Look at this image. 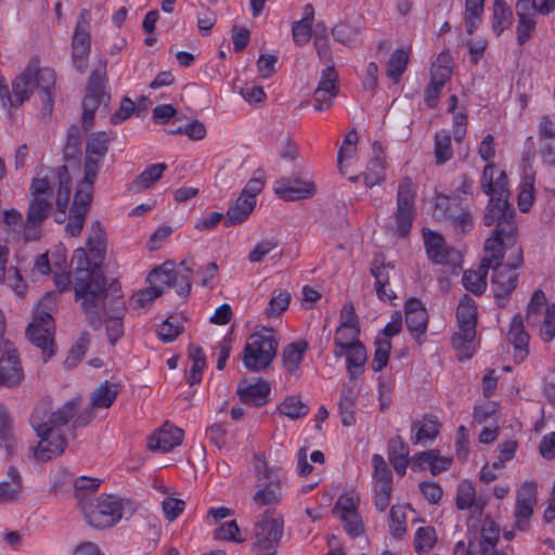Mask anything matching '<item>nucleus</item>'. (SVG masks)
Here are the masks:
<instances>
[{
    "mask_svg": "<svg viewBox=\"0 0 555 555\" xmlns=\"http://www.w3.org/2000/svg\"><path fill=\"white\" fill-rule=\"evenodd\" d=\"M101 259H90L82 247L74 250L72 264L75 267V297L81 302L89 324L98 328L103 323V309L107 291L106 281L100 269Z\"/></svg>",
    "mask_w": 555,
    "mask_h": 555,
    "instance_id": "obj_1",
    "label": "nucleus"
},
{
    "mask_svg": "<svg viewBox=\"0 0 555 555\" xmlns=\"http://www.w3.org/2000/svg\"><path fill=\"white\" fill-rule=\"evenodd\" d=\"M79 404L80 399L73 398L51 413H47L41 408L35 409L30 424L39 438L35 449V456L38 460L50 461L63 453L67 443L65 437L67 424L77 413Z\"/></svg>",
    "mask_w": 555,
    "mask_h": 555,
    "instance_id": "obj_2",
    "label": "nucleus"
},
{
    "mask_svg": "<svg viewBox=\"0 0 555 555\" xmlns=\"http://www.w3.org/2000/svg\"><path fill=\"white\" fill-rule=\"evenodd\" d=\"M55 73L49 67H39L36 61H30L24 70L11 82L13 107L23 105L37 89L41 92L42 109L51 114L54 105Z\"/></svg>",
    "mask_w": 555,
    "mask_h": 555,
    "instance_id": "obj_3",
    "label": "nucleus"
},
{
    "mask_svg": "<svg viewBox=\"0 0 555 555\" xmlns=\"http://www.w3.org/2000/svg\"><path fill=\"white\" fill-rule=\"evenodd\" d=\"M255 488L251 499L259 507L280 505L288 488V480L283 470L270 465L261 452L253 456Z\"/></svg>",
    "mask_w": 555,
    "mask_h": 555,
    "instance_id": "obj_4",
    "label": "nucleus"
},
{
    "mask_svg": "<svg viewBox=\"0 0 555 555\" xmlns=\"http://www.w3.org/2000/svg\"><path fill=\"white\" fill-rule=\"evenodd\" d=\"M70 176L66 166H61L57 169L41 170L33 179L29 191L31 197H41L51 201L53 195V188L57 184L56 193V207L57 210L65 216L69 197H70ZM57 219V222H62Z\"/></svg>",
    "mask_w": 555,
    "mask_h": 555,
    "instance_id": "obj_5",
    "label": "nucleus"
},
{
    "mask_svg": "<svg viewBox=\"0 0 555 555\" xmlns=\"http://www.w3.org/2000/svg\"><path fill=\"white\" fill-rule=\"evenodd\" d=\"M52 305L53 299L51 297H47L39 302L34 310L33 320L26 330L28 339L42 350L44 361L54 353V320L50 311Z\"/></svg>",
    "mask_w": 555,
    "mask_h": 555,
    "instance_id": "obj_6",
    "label": "nucleus"
},
{
    "mask_svg": "<svg viewBox=\"0 0 555 555\" xmlns=\"http://www.w3.org/2000/svg\"><path fill=\"white\" fill-rule=\"evenodd\" d=\"M476 317L475 301L465 295L457 307L459 331L452 339L453 347L459 351L461 361L472 358L475 352Z\"/></svg>",
    "mask_w": 555,
    "mask_h": 555,
    "instance_id": "obj_7",
    "label": "nucleus"
},
{
    "mask_svg": "<svg viewBox=\"0 0 555 555\" xmlns=\"http://www.w3.org/2000/svg\"><path fill=\"white\" fill-rule=\"evenodd\" d=\"M126 502L117 496L105 494L93 503L81 505L88 524L98 529L112 527L124 517Z\"/></svg>",
    "mask_w": 555,
    "mask_h": 555,
    "instance_id": "obj_8",
    "label": "nucleus"
},
{
    "mask_svg": "<svg viewBox=\"0 0 555 555\" xmlns=\"http://www.w3.org/2000/svg\"><path fill=\"white\" fill-rule=\"evenodd\" d=\"M485 253L488 266L498 264L504 257L506 261L502 264L514 270L520 268L524 262L522 247L516 241V232L490 236L485 243Z\"/></svg>",
    "mask_w": 555,
    "mask_h": 555,
    "instance_id": "obj_9",
    "label": "nucleus"
},
{
    "mask_svg": "<svg viewBox=\"0 0 555 555\" xmlns=\"http://www.w3.org/2000/svg\"><path fill=\"white\" fill-rule=\"evenodd\" d=\"M278 341L269 332L253 334L243 353V363L250 371L267 369L276 354Z\"/></svg>",
    "mask_w": 555,
    "mask_h": 555,
    "instance_id": "obj_10",
    "label": "nucleus"
},
{
    "mask_svg": "<svg viewBox=\"0 0 555 555\" xmlns=\"http://www.w3.org/2000/svg\"><path fill=\"white\" fill-rule=\"evenodd\" d=\"M417 186L411 178H403L398 185L397 209L392 216L395 230L399 236H405L412 228L416 215L415 199Z\"/></svg>",
    "mask_w": 555,
    "mask_h": 555,
    "instance_id": "obj_11",
    "label": "nucleus"
},
{
    "mask_svg": "<svg viewBox=\"0 0 555 555\" xmlns=\"http://www.w3.org/2000/svg\"><path fill=\"white\" fill-rule=\"evenodd\" d=\"M283 534V518L266 511L255 526V546L260 555H273Z\"/></svg>",
    "mask_w": 555,
    "mask_h": 555,
    "instance_id": "obj_12",
    "label": "nucleus"
},
{
    "mask_svg": "<svg viewBox=\"0 0 555 555\" xmlns=\"http://www.w3.org/2000/svg\"><path fill=\"white\" fill-rule=\"evenodd\" d=\"M109 135L105 131L92 132L86 143V158L83 164V179L79 183L89 184L93 189L94 181L102 167L103 159L108 151Z\"/></svg>",
    "mask_w": 555,
    "mask_h": 555,
    "instance_id": "obj_13",
    "label": "nucleus"
},
{
    "mask_svg": "<svg viewBox=\"0 0 555 555\" xmlns=\"http://www.w3.org/2000/svg\"><path fill=\"white\" fill-rule=\"evenodd\" d=\"M91 15L87 9L80 11L72 39V60L79 73H85L91 50Z\"/></svg>",
    "mask_w": 555,
    "mask_h": 555,
    "instance_id": "obj_14",
    "label": "nucleus"
},
{
    "mask_svg": "<svg viewBox=\"0 0 555 555\" xmlns=\"http://www.w3.org/2000/svg\"><path fill=\"white\" fill-rule=\"evenodd\" d=\"M508 196L490 197L483 217V224L490 227L496 223L495 230L491 236H502L516 232L515 211L507 202Z\"/></svg>",
    "mask_w": 555,
    "mask_h": 555,
    "instance_id": "obj_15",
    "label": "nucleus"
},
{
    "mask_svg": "<svg viewBox=\"0 0 555 555\" xmlns=\"http://www.w3.org/2000/svg\"><path fill=\"white\" fill-rule=\"evenodd\" d=\"M537 483L534 480H526L519 485L516 491V503L514 508L515 527L526 531L530 527V519L537 505Z\"/></svg>",
    "mask_w": 555,
    "mask_h": 555,
    "instance_id": "obj_16",
    "label": "nucleus"
},
{
    "mask_svg": "<svg viewBox=\"0 0 555 555\" xmlns=\"http://www.w3.org/2000/svg\"><path fill=\"white\" fill-rule=\"evenodd\" d=\"M360 498L354 492H346L341 494L334 507L333 513L345 525L346 531L351 537H358L363 531L361 517L358 513Z\"/></svg>",
    "mask_w": 555,
    "mask_h": 555,
    "instance_id": "obj_17",
    "label": "nucleus"
},
{
    "mask_svg": "<svg viewBox=\"0 0 555 555\" xmlns=\"http://www.w3.org/2000/svg\"><path fill=\"white\" fill-rule=\"evenodd\" d=\"M423 238L426 253L434 262L452 267L461 264V254L456 249L448 247L439 233L423 229Z\"/></svg>",
    "mask_w": 555,
    "mask_h": 555,
    "instance_id": "obj_18",
    "label": "nucleus"
},
{
    "mask_svg": "<svg viewBox=\"0 0 555 555\" xmlns=\"http://www.w3.org/2000/svg\"><path fill=\"white\" fill-rule=\"evenodd\" d=\"M92 195L93 189H90L89 184L78 183L66 224V232L70 236H78L81 233Z\"/></svg>",
    "mask_w": 555,
    "mask_h": 555,
    "instance_id": "obj_19",
    "label": "nucleus"
},
{
    "mask_svg": "<svg viewBox=\"0 0 555 555\" xmlns=\"http://www.w3.org/2000/svg\"><path fill=\"white\" fill-rule=\"evenodd\" d=\"M51 210V201L41 197H31L28 205L26 221L23 225L25 241H34L39 237L40 228Z\"/></svg>",
    "mask_w": 555,
    "mask_h": 555,
    "instance_id": "obj_20",
    "label": "nucleus"
},
{
    "mask_svg": "<svg viewBox=\"0 0 555 555\" xmlns=\"http://www.w3.org/2000/svg\"><path fill=\"white\" fill-rule=\"evenodd\" d=\"M274 191L284 201H298L312 197L317 189L311 180L287 178L278 180L274 184Z\"/></svg>",
    "mask_w": 555,
    "mask_h": 555,
    "instance_id": "obj_21",
    "label": "nucleus"
},
{
    "mask_svg": "<svg viewBox=\"0 0 555 555\" xmlns=\"http://www.w3.org/2000/svg\"><path fill=\"white\" fill-rule=\"evenodd\" d=\"M480 186L482 192L490 197L509 195L507 176L494 163H489L483 167Z\"/></svg>",
    "mask_w": 555,
    "mask_h": 555,
    "instance_id": "obj_22",
    "label": "nucleus"
},
{
    "mask_svg": "<svg viewBox=\"0 0 555 555\" xmlns=\"http://www.w3.org/2000/svg\"><path fill=\"white\" fill-rule=\"evenodd\" d=\"M0 351V385L13 386L22 378L16 349L11 343H4Z\"/></svg>",
    "mask_w": 555,
    "mask_h": 555,
    "instance_id": "obj_23",
    "label": "nucleus"
},
{
    "mask_svg": "<svg viewBox=\"0 0 555 555\" xmlns=\"http://www.w3.org/2000/svg\"><path fill=\"white\" fill-rule=\"evenodd\" d=\"M405 324L411 335L421 341V337L425 334L428 323V314L421 300L410 298L404 306Z\"/></svg>",
    "mask_w": 555,
    "mask_h": 555,
    "instance_id": "obj_24",
    "label": "nucleus"
},
{
    "mask_svg": "<svg viewBox=\"0 0 555 555\" xmlns=\"http://www.w3.org/2000/svg\"><path fill=\"white\" fill-rule=\"evenodd\" d=\"M493 291L498 302L501 305V300H505L509 294L515 289L517 285L518 274L516 270L503 266L500 262L493 264Z\"/></svg>",
    "mask_w": 555,
    "mask_h": 555,
    "instance_id": "obj_25",
    "label": "nucleus"
},
{
    "mask_svg": "<svg viewBox=\"0 0 555 555\" xmlns=\"http://www.w3.org/2000/svg\"><path fill=\"white\" fill-rule=\"evenodd\" d=\"M182 439V429L166 423L149 439V448L155 451L168 452L179 446Z\"/></svg>",
    "mask_w": 555,
    "mask_h": 555,
    "instance_id": "obj_26",
    "label": "nucleus"
},
{
    "mask_svg": "<svg viewBox=\"0 0 555 555\" xmlns=\"http://www.w3.org/2000/svg\"><path fill=\"white\" fill-rule=\"evenodd\" d=\"M508 341L514 348V358L517 362L524 361L529 354V335L524 330L522 319L515 315L508 332Z\"/></svg>",
    "mask_w": 555,
    "mask_h": 555,
    "instance_id": "obj_27",
    "label": "nucleus"
},
{
    "mask_svg": "<svg viewBox=\"0 0 555 555\" xmlns=\"http://www.w3.org/2000/svg\"><path fill=\"white\" fill-rule=\"evenodd\" d=\"M413 469L429 468L433 475H438L449 469L451 459L439 455L437 450H429L416 453L412 457Z\"/></svg>",
    "mask_w": 555,
    "mask_h": 555,
    "instance_id": "obj_28",
    "label": "nucleus"
},
{
    "mask_svg": "<svg viewBox=\"0 0 555 555\" xmlns=\"http://www.w3.org/2000/svg\"><path fill=\"white\" fill-rule=\"evenodd\" d=\"M486 501L476 499V489L469 480H462L456 491V507L459 509H473V513L481 515Z\"/></svg>",
    "mask_w": 555,
    "mask_h": 555,
    "instance_id": "obj_29",
    "label": "nucleus"
},
{
    "mask_svg": "<svg viewBox=\"0 0 555 555\" xmlns=\"http://www.w3.org/2000/svg\"><path fill=\"white\" fill-rule=\"evenodd\" d=\"M237 393L242 402L251 405H262L267 402L270 393V386L264 380H257L255 383L240 386Z\"/></svg>",
    "mask_w": 555,
    "mask_h": 555,
    "instance_id": "obj_30",
    "label": "nucleus"
},
{
    "mask_svg": "<svg viewBox=\"0 0 555 555\" xmlns=\"http://www.w3.org/2000/svg\"><path fill=\"white\" fill-rule=\"evenodd\" d=\"M23 492V483L20 473L10 467L7 480L0 481V504L12 502L18 499Z\"/></svg>",
    "mask_w": 555,
    "mask_h": 555,
    "instance_id": "obj_31",
    "label": "nucleus"
},
{
    "mask_svg": "<svg viewBox=\"0 0 555 555\" xmlns=\"http://www.w3.org/2000/svg\"><path fill=\"white\" fill-rule=\"evenodd\" d=\"M486 263L485 257L477 270H466L463 274L464 287L475 295H481L487 287V274L491 266Z\"/></svg>",
    "mask_w": 555,
    "mask_h": 555,
    "instance_id": "obj_32",
    "label": "nucleus"
},
{
    "mask_svg": "<svg viewBox=\"0 0 555 555\" xmlns=\"http://www.w3.org/2000/svg\"><path fill=\"white\" fill-rule=\"evenodd\" d=\"M359 391L353 386H344L339 400V414L344 426H352L356 423L354 408Z\"/></svg>",
    "mask_w": 555,
    "mask_h": 555,
    "instance_id": "obj_33",
    "label": "nucleus"
},
{
    "mask_svg": "<svg viewBox=\"0 0 555 555\" xmlns=\"http://www.w3.org/2000/svg\"><path fill=\"white\" fill-rule=\"evenodd\" d=\"M359 334V327L338 326L334 336V356L340 358L346 353L347 348L360 344Z\"/></svg>",
    "mask_w": 555,
    "mask_h": 555,
    "instance_id": "obj_34",
    "label": "nucleus"
},
{
    "mask_svg": "<svg viewBox=\"0 0 555 555\" xmlns=\"http://www.w3.org/2000/svg\"><path fill=\"white\" fill-rule=\"evenodd\" d=\"M440 424L433 418H424L412 424L413 436L411 440L414 444H426L433 441L439 434Z\"/></svg>",
    "mask_w": 555,
    "mask_h": 555,
    "instance_id": "obj_35",
    "label": "nucleus"
},
{
    "mask_svg": "<svg viewBox=\"0 0 555 555\" xmlns=\"http://www.w3.org/2000/svg\"><path fill=\"white\" fill-rule=\"evenodd\" d=\"M189 359L192 365L185 373V379L190 386H194L202 382L203 372L206 367V357L201 347L192 345L189 349Z\"/></svg>",
    "mask_w": 555,
    "mask_h": 555,
    "instance_id": "obj_36",
    "label": "nucleus"
},
{
    "mask_svg": "<svg viewBox=\"0 0 555 555\" xmlns=\"http://www.w3.org/2000/svg\"><path fill=\"white\" fill-rule=\"evenodd\" d=\"M255 204L238 196L233 205H231L224 217L223 224L227 228L244 222L255 208Z\"/></svg>",
    "mask_w": 555,
    "mask_h": 555,
    "instance_id": "obj_37",
    "label": "nucleus"
},
{
    "mask_svg": "<svg viewBox=\"0 0 555 555\" xmlns=\"http://www.w3.org/2000/svg\"><path fill=\"white\" fill-rule=\"evenodd\" d=\"M516 14L518 17L517 24V41L519 44H524L529 40L531 34L533 33L537 20V13L531 12L524 8V4L516 3Z\"/></svg>",
    "mask_w": 555,
    "mask_h": 555,
    "instance_id": "obj_38",
    "label": "nucleus"
},
{
    "mask_svg": "<svg viewBox=\"0 0 555 555\" xmlns=\"http://www.w3.org/2000/svg\"><path fill=\"white\" fill-rule=\"evenodd\" d=\"M195 267L193 259H185L180 262L179 268H175V282L172 287L180 296H188L191 291V276Z\"/></svg>",
    "mask_w": 555,
    "mask_h": 555,
    "instance_id": "obj_39",
    "label": "nucleus"
},
{
    "mask_svg": "<svg viewBox=\"0 0 555 555\" xmlns=\"http://www.w3.org/2000/svg\"><path fill=\"white\" fill-rule=\"evenodd\" d=\"M307 349L308 344L305 340H298L287 345L282 354L284 367L291 373L297 371Z\"/></svg>",
    "mask_w": 555,
    "mask_h": 555,
    "instance_id": "obj_40",
    "label": "nucleus"
},
{
    "mask_svg": "<svg viewBox=\"0 0 555 555\" xmlns=\"http://www.w3.org/2000/svg\"><path fill=\"white\" fill-rule=\"evenodd\" d=\"M460 206L457 198L444 194H437L434 198L431 216L435 220L448 222Z\"/></svg>",
    "mask_w": 555,
    "mask_h": 555,
    "instance_id": "obj_41",
    "label": "nucleus"
},
{
    "mask_svg": "<svg viewBox=\"0 0 555 555\" xmlns=\"http://www.w3.org/2000/svg\"><path fill=\"white\" fill-rule=\"evenodd\" d=\"M147 281L154 287L160 288L163 294L165 288L172 287L175 282V263L167 261L155 268L150 272Z\"/></svg>",
    "mask_w": 555,
    "mask_h": 555,
    "instance_id": "obj_42",
    "label": "nucleus"
},
{
    "mask_svg": "<svg viewBox=\"0 0 555 555\" xmlns=\"http://www.w3.org/2000/svg\"><path fill=\"white\" fill-rule=\"evenodd\" d=\"M347 360V371L351 378L358 377L366 362V351L364 346L360 343L346 349V353L343 356Z\"/></svg>",
    "mask_w": 555,
    "mask_h": 555,
    "instance_id": "obj_43",
    "label": "nucleus"
},
{
    "mask_svg": "<svg viewBox=\"0 0 555 555\" xmlns=\"http://www.w3.org/2000/svg\"><path fill=\"white\" fill-rule=\"evenodd\" d=\"M513 14L505 0H493L492 28L496 36L512 25Z\"/></svg>",
    "mask_w": 555,
    "mask_h": 555,
    "instance_id": "obj_44",
    "label": "nucleus"
},
{
    "mask_svg": "<svg viewBox=\"0 0 555 555\" xmlns=\"http://www.w3.org/2000/svg\"><path fill=\"white\" fill-rule=\"evenodd\" d=\"M491 548L477 542V533L468 531L467 542L460 540L455 543L453 555H490Z\"/></svg>",
    "mask_w": 555,
    "mask_h": 555,
    "instance_id": "obj_45",
    "label": "nucleus"
},
{
    "mask_svg": "<svg viewBox=\"0 0 555 555\" xmlns=\"http://www.w3.org/2000/svg\"><path fill=\"white\" fill-rule=\"evenodd\" d=\"M87 247L92 258L103 259L105 254V233L98 221L93 222L90 228Z\"/></svg>",
    "mask_w": 555,
    "mask_h": 555,
    "instance_id": "obj_46",
    "label": "nucleus"
},
{
    "mask_svg": "<svg viewBox=\"0 0 555 555\" xmlns=\"http://www.w3.org/2000/svg\"><path fill=\"white\" fill-rule=\"evenodd\" d=\"M409 62V52L404 49L395 50L387 64V76L395 82H399Z\"/></svg>",
    "mask_w": 555,
    "mask_h": 555,
    "instance_id": "obj_47",
    "label": "nucleus"
},
{
    "mask_svg": "<svg viewBox=\"0 0 555 555\" xmlns=\"http://www.w3.org/2000/svg\"><path fill=\"white\" fill-rule=\"evenodd\" d=\"M550 306H546L545 294L538 289L533 293L527 309V322L529 325H538L542 315Z\"/></svg>",
    "mask_w": 555,
    "mask_h": 555,
    "instance_id": "obj_48",
    "label": "nucleus"
},
{
    "mask_svg": "<svg viewBox=\"0 0 555 555\" xmlns=\"http://www.w3.org/2000/svg\"><path fill=\"white\" fill-rule=\"evenodd\" d=\"M167 169V165L165 163L152 164L144 169V171L133 181V186L135 190H145L149 189L152 184L158 181L165 170Z\"/></svg>",
    "mask_w": 555,
    "mask_h": 555,
    "instance_id": "obj_49",
    "label": "nucleus"
},
{
    "mask_svg": "<svg viewBox=\"0 0 555 555\" xmlns=\"http://www.w3.org/2000/svg\"><path fill=\"white\" fill-rule=\"evenodd\" d=\"M485 0H466L465 2V28L472 35L480 25L483 13Z\"/></svg>",
    "mask_w": 555,
    "mask_h": 555,
    "instance_id": "obj_50",
    "label": "nucleus"
},
{
    "mask_svg": "<svg viewBox=\"0 0 555 555\" xmlns=\"http://www.w3.org/2000/svg\"><path fill=\"white\" fill-rule=\"evenodd\" d=\"M279 412L291 420L304 417L309 412V406L299 397L289 396L278 406Z\"/></svg>",
    "mask_w": 555,
    "mask_h": 555,
    "instance_id": "obj_51",
    "label": "nucleus"
},
{
    "mask_svg": "<svg viewBox=\"0 0 555 555\" xmlns=\"http://www.w3.org/2000/svg\"><path fill=\"white\" fill-rule=\"evenodd\" d=\"M385 177V160L382 155L374 156L363 172L364 183L367 188L379 184Z\"/></svg>",
    "mask_w": 555,
    "mask_h": 555,
    "instance_id": "obj_52",
    "label": "nucleus"
},
{
    "mask_svg": "<svg viewBox=\"0 0 555 555\" xmlns=\"http://www.w3.org/2000/svg\"><path fill=\"white\" fill-rule=\"evenodd\" d=\"M291 294L285 289L274 291L264 310V315L269 319L281 315L289 306Z\"/></svg>",
    "mask_w": 555,
    "mask_h": 555,
    "instance_id": "obj_53",
    "label": "nucleus"
},
{
    "mask_svg": "<svg viewBox=\"0 0 555 555\" xmlns=\"http://www.w3.org/2000/svg\"><path fill=\"white\" fill-rule=\"evenodd\" d=\"M453 156L451 137L449 131L441 130L435 135V157L436 163L441 165L449 162Z\"/></svg>",
    "mask_w": 555,
    "mask_h": 555,
    "instance_id": "obj_54",
    "label": "nucleus"
},
{
    "mask_svg": "<svg viewBox=\"0 0 555 555\" xmlns=\"http://www.w3.org/2000/svg\"><path fill=\"white\" fill-rule=\"evenodd\" d=\"M117 397L116 386L108 382L102 383L92 393L93 408H108Z\"/></svg>",
    "mask_w": 555,
    "mask_h": 555,
    "instance_id": "obj_55",
    "label": "nucleus"
},
{
    "mask_svg": "<svg viewBox=\"0 0 555 555\" xmlns=\"http://www.w3.org/2000/svg\"><path fill=\"white\" fill-rule=\"evenodd\" d=\"M374 486L392 487V474L380 454L372 456Z\"/></svg>",
    "mask_w": 555,
    "mask_h": 555,
    "instance_id": "obj_56",
    "label": "nucleus"
},
{
    "mask_svg": "<svg viewBox=\"0 0 555 555\" xmlns=\"http://www.w3.org/2000/svg\"><path fill=\"white\" fill-rule=\"evenodd\" d=\"M499 537V525L491 518H485L481 526L480 537L479 539L477 538V542L493 551L498 544Z\"/></svg>",
    "mask_w": 555,
    "mask_h": 555,
    "instance_id": "obj_57",
    "label": "nucleus"
},
{
    "mask_svg": "<svg viewBox=\"0 0 555 555\" xmlns=\"http://www.w3.org/2000/svg\"><path fill=\"white\" fill-rule=\"evenodd\" d=\"M391 350L390 339L387 337H377L375 340V353L372 360V369L375 372L382 371L388 363Z\"/></svg>",
    "mask_w": 555,
    "mask_h": 555,
    "instance_id": "obj_58",
    "label": "nucleus"
},
{
    "mask_svg": "<svg viewBox=\"0 0 555 555\" xmlns=\"http://www.w3.org/2000/svg\"><path fill=\"white\" fill-rule=\"evenodd\" d=\"M9 288L20 298L27 292V283L16 267H10L4 271V281Z\"/></svg>",
    "mask_w": 555,
    "mask_h": 555,
    "instance_id": "obj_59",
    "label": "nucleus"
},
{
    "mask_svg": "<svg viewBox=\"0 0 555 555\" xmlns=\"http://www.w3.org/2000/svg\"><path fill=\"white\" fill-rule=\"evenodd\" d=\"M337 78L338 75L334 68V65L328 64L326 68H324L321 73L319 86L315 89L318 91V94L333 93L337 95Z\"/></svg>",
    "mask_w": 555,
    "mask_h": 555,
    "instance_id": "obj_60",
    "label": "nucleus"
},
{
    "mask_svg": "<svg viewBox=\"0 0 555 555\" xmlns=\"http://www.w3.org/2000/svg\"><path fill=\"white\" fill-rule=\"evenodd\" d=\"M104 99L102 87L94 81L92 74L87 87V93L82 100V109L95 111Z\"/></svg>",
    "mask_w": 555,
    "mask_h": 555,
    "instance_id": "obj_61",
    "label": "nucleus"
},
{
    "mask_svg": "<svg viewBox=\"0 0 555 555\" xmlns=\"http://www.w3.org/2000/svg\"><path fill=\"white\" fill-rule=\"evenodd\" d=\"M533 186H534V177L531 175H526L521 181V189L518 194V208L522 212L529 211L532 206L534 196H533Z\"/></svg>",
    "mask_w": 555,
    "mask_h": 555,
    "instance_id": "obj_62",
    "label": "nucleus"
},
{
    "mask_svg": "<svg viewBox=\"0 0 555 555\" xmlns=\"http://www.w3.org/2000/svg\"><path fill=\"white\" fill-rule=\"evenodd\" d=\"M436 542V532L433 527H421L414 537V547L417 553L429 552Z\"/></svg>",
    "mask_w": 555,
    "mask_h": 555,
    "instance_id": "obj_63",
    "label": "nucleus"
},
{
    "mask_svg": "<svg viewBox=\"0 0 555 555\" xmlns=\"http://www.w3.org/2000/svg\"><path fill=\"white\" fill-rule=\"evenodd\" d=\"M540 335L544 341H551L555 337V305L550 306L541 318Z\"/></svg>",
    "mask_w": 555,
    "mask_h": 555,
    "instance_id": "obj_64",
    "label": "nucleus"
}]
</instances>
